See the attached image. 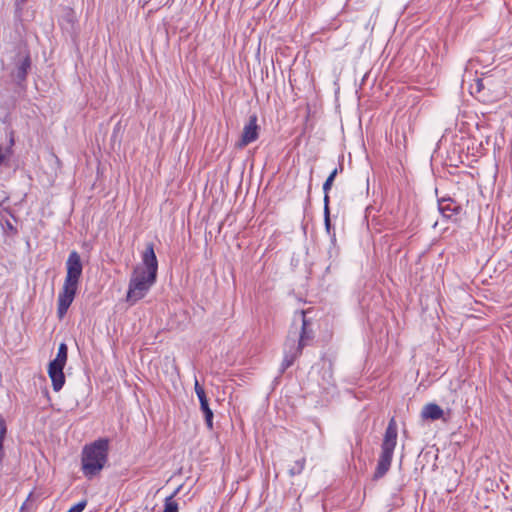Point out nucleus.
<instances>
[{"mask_svg": "<svg viewBox=\"0 0 512 512\" xmlns=\"http://www.w3.org/2000/svg\"><path fill=\"white\" fill-rule=\"evenodd\" d=\"M258 129L257 116H250L248 123L243 128L240 140L236 143V147L242 149L254 142L258 138Z\"/></svg>", "mask_w": 512, "mask_h": 512, "instance_id": "nucleus-7", "label": "nucleus"}, {"mask_svg": "<svg viewBox=\"0 0 512 512\" xmlns=\"http://www.w3.org/2000/svg\"><path fill=\"white\" fill-rule=\"evenodd\" d=\"M143 256H155V252L152 245H148Z\"/></svg>", "mask_w": 512, "mask_h": 512, "instance_id": "nucleus-19", "label": "nucleus"}, {"mask_svg": "<svg viewBox=\"0 0 512 512\" xmlns=\"http://www.w3.org/2000/svg\"><path fill=\"white\" fill-rule=\"evenodd\" d=\"M157 271V258H142V261L135 265L126 295V301L130 305H134L147 295L151 287L156 283Z\"/></svg>", "mask_w": 512, "mask_h": 512, "instance_id": "nucleus-2", "label": "nucleus"}, {"mask_svg": "<svg viewBox=\"0 0 512 512\" xmlns=\"http://www.w3.org/2000/svg\"><path fill=\"white\" fill-rule=\"evenodd\" d=\"M28 501H29V498L21 506V512H23L25 509L28 508Z\"/></svg>", "mask_w": 512, "mask_h": 512, "instance_id": "nucleus-20", "label": "nucleus"}, {"mask_svg": "<svg viewBox=\"0 0 512 512\" xmlns=\"http://www.w3.org/2000/svg\"><path fill=\"white\" fill-rule=\"evenodd\" d=\"M492 260V258H488L486 265Z\"/></svg>", "mask_w": 512, "mask_h": 512, "instance_id": "nucleus-24", "label": "nucleus"}, {"mask_svg": "<svg viewBox=\"0 0 512 512\" xmlns=\"http://www.w3.org/2000/svg\"><path fill=\"white\" fill-rule=\"evenodd\" d=\"M477 87H478V90H480L483 87V81L482 80H477Z\"/></svg>", "mask_w": 512, "mask_h": 512, "instance_id": "nucleus-21", "label": "nucleus"}, {"mask_svg": "<svg viewBox=\"0 0 512 512\" xmlns=\"http://www.w3.org/2000/svg\"><path fill=\"white\" fill-rule=\"evenodd\" d=\"M397 435V423L394 418H391L381 444V453L374 472V479L382 478L389 471L397 444Z\"/></svg>", "mask_w": 512, "mask_h": 512, "instance_id": "nucleus-5", "label": "nucleus"}, {"mask_svg": "<svg viewBox=\"0 0 512 512\" xmlns=\"http://www.w3.org/2000/svg\"><path fill=\"white\" fill-rule=\"evenodd\" d=\"M444 415L443 409L435 404V403H428L426 404L421 411V417L423 419H429V420H438L442 418Z\"/></svg>", "mask_w": 512, "mask_h": 512, "instance_id": "nucleus-8", "label": "nucleus"}, {"mask_svg": "<svg viewBox=\"0 0 512 512\" xmlns=\"http://www.w3.org/2000/svg\"><path fill=\"white\" fill-rule=\"evenodd\" d=\"M328 201H329V196H328V193H325V197H324V202H325V212H326V225L328 226L329 225V216H328Z\"/></svg>", "mask_w": 512, "mask_h": 512, "instance_id": "nucleus-18", "label": "nucleus"}, {"mask_svg": "<svg viewBox=\"0 0 512 512\" xmlns=\"http://www.w3.org/2000/svg\"><path fill=\"white\" fill-rule=\"evenodd\" d=\"M66 267V278L62 290L58 295L57 314L60 319L65 316L75 298L83 270V265L80 261V258H68Z\"/></svg>", "mask_w": 512, "mask_h": 512, "instance_id": "nucleus-3", "label": "nucleus"}, {"mask_svg": "<svg viewBox=\"0 0 512 512\" xmlns=\"http://www.w3.org/2000/svg\"><path fill=\"white\" fill-rule=\"evenodd\" d=\"M194 389L196 392V395L198 397V400L200 402V407L208 405V398L206 396L204 388L199 384L198 380L195 379Z\"/></svg>", "mask_w": 512, "mask_h": 512, "instance_id": "nucleus-13", "label": "nucleus"}, {"mask_svg": "<svg viewBox=\"0 0 512 512\" xmlns=\"http://www.w3.org/2000/svg\"><path fill=\"white\" fill-rule=\"evenodd\" d=\"M181 486H179L170 496L166 497L164 502L163 512H178V503L174 497L179 493Z\"/></svg>", "mask_w": 512, "mask_h": 512, "instance_id": "nucleus-11", "label": "nucleus"}, {"mask_svg": "<svg viewBox=\"0 0 512 512\" xmlns=\"http://www.w3.org/2000/svg\"><path fill=\"white\" fill-rule=\"evenodd\" d=\"M87 506V500H82L73 505L67 512H82Z\"/></svg>", "mask_w": 512, "mask_h": 512, "instance_id": "nucleus-17", "label": "nucleus"}, {"mask_svg": "<svg viewBox=\"0 0 512 512\" xmlns=\"http://www.w3.org/2000/svg\"><path fill=\"white\" fill-rule=\"evenodd\" d=\"M459 209H460V207L458 205H456L455 202L450 199L442 200L439 202V211L446 218H450L454 214H457L459 212Z\"/></svg>", "mask_w": 512, "mask_h": 512, "instance_id": "nucleus-9", "label": "nucleus"}, {"mask_svg": "<svg viewBox=\"0 0 512 512\" xmlns=\"http://www.w3.org/2000/svg\"><path fill=\"white\" fill-rule=\"evenodd\" d=\"M313 338L314 332L311 329L310 321L306 318V312L303 310L297 311L285 341L284 357L280 366L281 373L293 365L295 360L302 354L303 348Z\"/></svg>", "mask_w": 512, "mask_h": 512, "instance_id": "nucleus-1", "label": "nucleus"}, {"mask_svg": "<svg viewBox=\"0 0 512 512\" xmlns=\"http://www.w3.org/2000/svg\"><path fill=\"white\" fill-rule=\"evenodd\" d=\"M70 256H71V257H74V256H78V255H77V253H76V252H72V253L70 254Z\"/></svg>", "mask_w": 512, "mask_h": 512, "instance_id": "nucleus-23", "label": "nucleus"}, {"mask_svg": "<svg viewBox=\"0 0 512 512\" xmlns=\"http://www.w3.org/2000/svg\"><path fill=\"white\" fill-rule=\"evenodd\" d=\"M499 264L501 265V268H502L503 270L505 269V267H506V265H507L506 263L501 264L500 262H499Z\"/></svg>", "mask_w": 512, "mask_h": 512, "instance_id": "nucleus-22", "label": "nucleus"}, {"mask_svg": "<svg viewBox=\"0 0 512 512\" xmlns=\"http://www.w3.org/2000/svg\"><path fill=\"white\" fill-rule=\"evenodd\" d=\"M109 440L100 438L82 450V471L86 477H93L98 474L108 460Z\"/></svg>", "mask_w": 512, "mask_h": 512, "instance_id": "nucleus-4", "label": "nucleus"}, {"mask_svg": "<svg viewBox=\"0 0 512 512\" xmlns=\"http://www.w3.org/2000/svg\"><path fill=\"white\" fill-rule=\"evenodd\" d=\"M68 347L61 343L58 347L56 358L49 363L48 375L52 382L53 390L58 392L65 384V375L63 369L67 362Z\"/></svg>", "mask_w": 512, "mask_h": 512, "instance_id": "nucleus-6", "label": "nucleus"}, {"mask_svg": "<svg viewBox=\"0 0 512 512\" xmlns=\"http://www.w3.org/2000/svg\"><path fill=\"white\" fill-rule=\"evenodd\" d=\"M200 409L204 414L205 422L208 429L211 430L213 428V411L210 409L209 404L200 407Z\"/></svg>", "mask_w": 512, "mask_h": 512, "instance_id": "nucleus-14", "label": "nucleus"}, {"mask_svg": "<svg viewBox=\"0 0 512 512\" xmlns=\"http://www.w3.org/2000/svg\"><path fill=\"white\" fill-rule=\"evenodd\" d=\"M306 459L302 457L294 462V464L289 468V475L296 476L302 473L305 468Z\"/></svg>", "mask_w": 512, "mask_h": 512, "instance_id": "nucleus-12", "label": "nucleus"}, {"mask_svg": "<svg viewBox=\"0 0 512 512\" xmlns=\"http://www.w3.org/2000/svg\"><path fill=\"white\" fill-rule=\"evenodd\" d=\"M15 144L14 132L11 131L9 135V145L3 148L0 145V165L4 164L13 155V146Z\"/></svg>", "mask_w": 512, "mask_h": 512, "instance_id": "nucleus-10", "label": "nucleus"}, {"mask_svg": "<svg viewBox=\"0 0 512 512\" xmlns=\"http://www.w3.org/2000/svg\"><path fill=\"white\" fill-rule=\"evenodd\" d=\"M338 173V169L335 168L331 173L330 175L328 176V178L326 179V181L324 182L323 184V190L325 193H328V191L331 189L332 185H333V181L336 177Z\"/></svg>", "mask_w": 512, "mask_h": 512, "instance_id": "nucleus-16", "label": "nucleus"}, {"mask_svg": "<svg viewBox=\"0 0 512 512\" xmlns=\"http://www.w3.org/2000/svg\"><path fill=\"white\" fill-rule=\"evenodd\" d=\"M29 67H30V58H29V56H26L24 58L23 62L21 63V65L18 68L17 76L20 79H24L26 77V74H27V71H28Z\"/></svg>", "mask_w": 512, "mask_h": 512, "instance_id": "nucleus-15", "label": "nucleus"}]
</instances>
